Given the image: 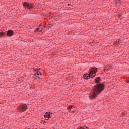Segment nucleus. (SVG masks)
Here are the masks:
<instances>
[{
    "label": "nucleus",
    "instance_id": "nucleus-7",
    "mask_svg": "<svg viewBox=\"0 0 129 129\" xmlns=\"http://www.w3.org/2000/svg\"><path fill=\"white\" fill-rule=\"evenodd\" d=\"M67 109H69V110H70V111H71V112H72L73 113H74V112L76 111V109L75 108V107L72 106H69L68 107Z\"/></svg>",
    "mask_w": 129,
    "mask_h": 129
},
{
    "label": "nucleus",
    "instance_id": "nucleus-16",
    "mask_svg": "<svg viewBox=\"0 0 129 129\" xmlns=\"http://www.w3.org/2000/svg\"><path fill=\"white\" fill-rule=\"evenodd\" d=\"M36 70H39V69H36L35 70H34V71H36Z\"/></svg>",
    "mask_w": 129,
    "mask_h": 129
},
{
    "label": "nucleus",
    "instance_id": "nucleus-10",
    "mask_svg": "<svg viewBox=\"0 0 129 129\" xmlns=\"http://www.w3.org/2000/svg\"><path fill=\"white\" fill-rule=\"evenodd\" d=\"M37 75H42V73L41 72L37 71V73L34 74L33 77L35 78V76H37Z\"/></svg>",
    "mask_w": 129,
    "mask_h": 129
},
{
    "label": "nucleus",
    "instance_id": "nucleus-11",
    "mask_svg": "<svg viewBox=\"0 0 129 129\" xmlns=\"http://www.w3.org/2000/svg\"><path fill=\"white\" fill-rule=\"evenodd\" d=\"M4 35H6V33H5V32L2 31L0 32V38H2V37L4 36Z\"/></svg>",
    "mask_w": 129,
    "mask_h": 129
},
{
    "label": "nucleus",
    "instance_id": "nucleus-15",
    "mask_svg": "<svg viewBox=\"0 0 129 129\" xmlns=\"http://www.w3.org/2000/svg\"><path fill=\"white\" fill-rule=\"evenodd\" d=\"M35 77L36 79H37L38 78H40V77H38V75L35 76Z\"/></svg>",
    "mask_w": 129,
    "mask_h": 129
},
{
    "label": "nucleus",
    "instance_id": "nucleus-2",
    "mask_svg": "<svg viewBox=\"0 0 129 129\" xmlns=\"http://www.w3.org/2000/svg\"><path fill=\"white\" fill-rule=\"evenodd\" d=\"M98 70V69L96 67H93L90 69V71L89 74H84L83 77L84 78V79H89V78H93V77H95L96 76V72H97V71Z\"/></svg>",
    "mask_w": 129,
    "mask_h": 129
},
{
    "label": "nucleus",
    "instance_id": "nucleus-9",
    "mask_svg": "<svg viewBox=\"0 0 129 129\" xmlns=\"http://www.w3.org/2000/svg\"><path fill=\"white\" fill-rule=\"evenodd\" d=\"M120 43H121V40H120V39H117L114 42V45H119V44H120Z\"/></svg>",
    "mask_w": 129,
    "mask_h": 129
},
{
    "label": "nucleus",
    "instance_id": "nucleus-18",
    "mask_svg": "<svg viewBox=\"0 0 129 129\" xmlns=\"http://www.w3.org/2000/svg\"><path fill=\"white\" fill-rule=\"evenodd\" d=\"M69 112H71V111H70V110L69 111H68Z\"/></svg>",
    "mask_w": 129,
    "mask_h": 129
},
{
    "label": "nucleus",
    "instance_id": "nucleus-17",
    "mask_svg": "<svg viewBox=\"0 0 129 129\" xmlns=\"http://www.w3.org/2000/svg\"><path fill=\"white\" fill-rule=\"evenodd\" d=\"M127 83H129V80H127Z\"/></svg>",
    "mask_w": 129,
    "mask_h": 129
},
{
    "label": "nucleus",
    "instance_id": "nucleus-5",
    "mask_svg": "<svg viewBox=\"0 0 129 129\" xmlns=\"http://www.w3.org/2000/svg\"><path fill=\"white\" fill-rule=\"evenodd\" d=\"M53 115V113L51 112H46L44 115V117L46 120L51 118Z\"/></svg>",
    "mask_w": 129,
    "mask_h": 129
},
{
    "label": "nucleus",
    "instance_id": "nucleus-1",
    "mask_svg": "<svg viewBox=\"0 0 129 129\" xmlns=\"http://www.w3.org/2000/svg\"><path fill=\"white\" fill-rule=\"evenodd\" d=\"M100 80H101L100 77H97L95 78V82L97 83V85L94 86L93 91L89 94V98H90V99H95L97 95L100 94V93L104 90L105 88L104 83L102 82V83L98 84L100 82Z\"/></svg>",
    "mask_w": 129,
    "mask_h": 129
},
{
    "label": "nucleus",
    "instance_id": "nucleus-8",
    "mask_svg": "<svg viewBox=\"0 0 129 129\" xmlns=\"http://www.w3.org/2000/svg\"><path fill=\"white\" fill-rule=\"evenodd\" d=\"M14 35V31L12 30H9L7 31V37H12Z\"/></svg>",
    "mask_w": 129,
    "mask_h": 129
},
{
    "label": "nucleus",
    "instance_id": "nucleus-19",
    "mask_svg": "<svg viewBox=\"0 0 129 129\" xmlns=\"http://www.w3.org/2000/svg\"><path fill=\"white\" fill-rule=\"evenodd\" d=\"M68 5L69 6V4H68Z\"/></svg>",
    "mask_w": 129,
    "mask_h": 129
},
{
    "label": "nucleus",
    "instance_id": "nucleus-3",
    "mask_svg": "<svg viewBox=\"0 0 129 129\" xmlns=\"http://www.w3.org/2000/svg\"><path fill=\"white\" fill-rule=\"evenodd\" d=\"M23 6L26 10H33L35 7V4L31 2H24L23 3Z\"/></svg>",
    "mask_w": 129,
    "mask_h": 129
},
{
    "label": "nucleus",
    "instance_id": "nucleus-12",
    "mask_svg": "<svg viewBox=\"0 0 129 129\" xmlns=\"http://www.w3.org/2000/svg\"><path fill=\"white\" fill-rule=\"evenodd\" d=\"M120 1L121 0H116V4H120Z\"/></svg>",
    "mask_w": 129,
    "mask_h": 129
},
{
    "label": "nucleus",
    "instance_id": "nucleus-4",
    "mask_svg": "<svg viewBox=\"0 0 129 129\" xmlns=\"http://www.w3.org/2000/svg\"><path fill=\"white\" fill-rule=\"evenodd\" d=\"M28 109L26 104H21L20 105L18 106L17 110L19 112H24L26 110Z\"/></svg>",
    "mask_w": 129,
    "mask_h": 129
},
{
    "label": "nucleus",
    "instance_id": "nucleus-6",
    "mask_svg": "<svg viewBox=\"0 0 129 129\" xmlns=\"http://www.w3.org/2000/svg\"><path fill=\"white\" fill-rule=\"evenodd\" d=\"M41 31H43V25L40 24L37 28L35 29V32H38V33H41Z\"/></svg>",
    "mask_w": 129,
    "mask_h": 129
},
{
    "label": "nucleus",
    "instance_id": "nucleus-14",
    "mask_svg": "<svg viewBox=\"0 0 129 129\" xmlns=\"http://www.w3.org/2000/svg\"><path fill=\"white\" fill-rule=\"evenodd\" d=\"M122 14L121 13H119L118 14V17H121Z\"/></svg>",
    "mask_w": 129,
    "mask_h": 129
},
{
    "label": "nucleus",
    "instance_id": "nucleus-13",
    "mask_svg": "<svg viewBox=\"0 0 129 129\" xmlns=\"http://www.w3.org/2000/svg\"><path fill=\"white\" fill-rule=\"evenodd\" d=\"M77 129H87V127L86 128H83L82 127H79L78 128H77Z\"/></svg>",
    "mask_w": 129,
    "mask_h": 129
}]
</instances>
